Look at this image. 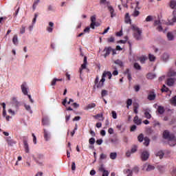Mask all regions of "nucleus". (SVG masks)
I'll return each instance as SVG.
<instances>
[{
    "label": "nucleus",
    "instance_id": "nucleus-57",
    "mask_svg": "<svg viewBox=\"0 0 176 176\" xmlns=\"http://www.w3.org/2000/svg\"><path fill=\"white\" fill-rule=\"evenodd\" d=\"M47 10L48 12H54V8H53V6L49 5L47 6Z\"/></svg>",
    "mask_w": 176,
    "mask_h": 176
},
{
    "label": "nucleus",
    "instance_id": "nucleus-28",
    "mask_svg": "<svg viewBox=\"0 0 176 176\" xmlns=\"http://www.w3.org/2000/svg\"><path fill=\"white\" fill-rule=\"evenodd\" d=\"M141 64H145V60H148V56L143 55L139 58Z\"/></svg>",
    "mask_w": 176,
    "mask_h": 176
},
{
    "label": "nucleus",
    "instance_id": "nucleus-58",
    "mask_svg": "<svg viewBox=\"0 0 176 176\" xmlns=\"http://www.w3.org/2000/svg\"><path fill=\"white\" fill-rule=\"evenodd\" d=\"M111 113H112V118H113V119H118V114L116 113V111H113L111 112Z\"/></svg>",
    "mask_w": 176,
    "mask_h": 176
},
{
    "label": "nucleus",
    "instance_id": "nucleus-24",
    "mask_svg": "<svg viewBox=\"0 0 176 176\" xmlns=\"http://www.w3.org/2000/svg\"><path fill=\"white\" fill-rule=\"evenodd\" d=\"M155 98H156V94H155L154 92H151L148 96V100H149L150 101H153Z\"/></svg>",
    "mask_w": 176,
    "mask_h": 176
},
{
    "label": "nucleus",
    "instance_id": "nucleus-16",
    "mask_svg": "<svg viewBox=\"0 0 176 176\" xmlns=\"http://www.w3.org/2000/svg\"><path fill=\"white\" fill-rule=\"evenodd\" d=\"M176 78H170L167 79L166 85L168 86H174V84L175 83Z\"/></svg>",
    "mask_w": 176,
    "mask_h": 176
},
{
    "label": "nucleus",
    "instance_id": "nucleus-5",
    "mask_svg": "<svg viewBox=\"0 0 176 176\" xmlns=\"http://www.w3.org/2000/svg\"><path fill=\"white\" fill-rule=\"evenodd\" d=\"M163 24H164V22H160V21H155L154 25L156 27V30L157 31L162 32L163 31Z\"/></svg>",
    "mask_w": 176,
    "mask_h": 176
},
{
    "label": "nucleus",
    "instance_id": "nucleus-36",
    "mask_svg": "<svg viewBox=\"0 0 176 176\" xmlns=\"http://www.w3.org/2000/svg\"><path fill=\"white\" fill-rule=\"evenodd\" d=\"M40 2H41V0H35L34 1L33 6H32L33 10H35L36 9V6H38V5H39Z\"/></svg>",
    "mask_w": 176,
    "mask_h": 176
},
{
    "label": "nucleus",
    "instance_id": "nucleus-49",
    "mask_svg": "<svg viewBox=\"0 0 176 176\" xmlns=\"http://www.w3.org/2000/svg\"><path fill=\"white\" fill-rule=\"evenodd\" d=\"M89 142L90 145H94V144H96V139H94V138H91L89 140Z\"/></svg>",
    "mask_w": 176,
    "mask_h": 176
},
{
    "label": "nucleus",
    "instance_id": "nucleus-13",
    "mask_svg": "<svg viewBox=\"0 0 176 176\" xmlns=\"http://www.w3.org/2000/svg\"><path fill=\"white\" fill-rule=\"evenodd\" d=\"M161 59L164 63H167V61H168V60H170V54L167 52L162 54V55L161 56Z\"/></svg>",
    "mask_w": 176,
    "mask_h": 176
},
{
    "label": "nucleus",
    "instance_id": "nucleus-43",
    "mask_svg": "<svg viewBox=\"0 0 176 176\" xmlns=\"http://www.w3.org/2000/svg\"><path fill=\"white\" fill-rule=\"evenodd\" d=\"M93 108H96V104L95 103H90L87 106L86 109H91Z\"/></svg>",
    "mask_w": 176,
    "mask_h": 176
},
{
    "label": "nucleus",
    "instance_id": "nucleus-20",
    "mask_svg": "<svg viewBox=\"0 0 176 176\" xmlns=\"http://www.w3.org/2000/svg\"><path fill=\"white\" fill-rule=\"evenodd\" d=\"M42 122L44 126H49V124H50V120H49V117L47 116L43 117L42 120Z\"/></svg>",
    "mask_w": 176,
    "mask_h": 176
},
{
    "label": "nucleus",
    "instance_id": "nucleus-51",
    "mask_svg": "<svg viewBox=\"0 0 176 176\" xmlns=\"http://www.w3.org/2000/svg\"><path fill=\"white\" fill-rule=\"evenodd\" d=\"M20 34H25V26L22 25L21 29H20Z\"/></svg>",
    "mask_w": 176,
    "mask_h": 176
},
{
    "label": "nucleus",
    "instance_id": "nucleus-11",
    "mask_svg": "<svg viewBox=\"0 0 176 176\" xmlns=\"http://www.w3.org/2000/svg\"><path fill=\"white\" fill-rule=\"evenodd\" d=\"M141 159L144 162L146 161L147 159H149V152L147 151H143L141 155Z\"/></svg>",
    "mask_w": 176,
    "mask_h": 176
},
{
    "label": "nucleus",
    "instance_id": "nucleus-30",
    "mask_svg": "<svg viewBox=\"0 0 176 176\" xmlns=\"http://www.w3.org/2000/svg\"><path fill=\"white\" fill-rule=\"evenodd\" d=\"M1 105L3 107V116H6V104L5 102L1 103Z\"/></svg>",
    "mask_w": 176,
    "mask_h": 176
},
{
    "label": "nucleus",
    "instance_id": "nucleus-44",
    "mask_svg": "<svg viewBox=\"0 0 176 176\" xmlns=\"http://www.w3.org/2000/svg\"><path fill=\"white\" fill-rule=\"evenodd\" d=\"M133 104V100L131 99H128L126 101V107L127 109H129V108H130V106H131Z\"/></svg>",
    "mask_w": 176,
    "mask_h": 176
},
{
    "label": "nucleus",
    "instance_id": "nucleus-31",
    "mask_svg": "<svg viewBox=\"0 0 176 176\" xmlns=\"http://www.w3.org/2000/svg\"><path fill=\"white\" fill-rule=\"evenodd\" d=\"M124 174H127L126 176H133V170L130 169H125L123 171Z\"/></svg>",
    "mask_w": 176,
    "mask_h": 176
},
{
    "label": "nucleus",
    "instance_id": "nucleus-33",
    "mask_svg": "<svg viewBox=\"0 0 176 176\" xmlns=\"http://www.w3.org/2000/svg\"><path fill=\"white\" fill-rule=\"evenodd\" d=\"M148 60H149V61L155 62V61H156V56H155V55H153L152 54H148Z\"/></svg>",
    "mask_w": 176,
    "mask_h": 176
},
{
    "label": "nucleus",
    "instance_id": "nucleus-27",
    "mask_svg": "<svg viewBox=\"0 0 176 176\" xmlns=\"http://www.w3.org/2000/svg\"><path fill=\"white\" fill-rule=\"evenodd\" d=\"M168 76H170L171 78H174L176 76V72L173 69H170L169 70V72H168Z\"/></svg>",
    "mask_w": 176,
    "mask_h": 176
},
{
    "label": "nucleus",
    "instance_id": "nucleus-8",
    "mask_svg": "<svg viewBox=\"0 0 176 176\" xmlns=\"http://www.w3.org/2000/svg\"><path fill=\"white\" fill-rule=\"evenodd\" d=\"M21 89L25 96H28V86L27 83L23 82L21 86Z\"/></svg>",
    "mask_w": 176,
    "mask_h": 176
},
{
    "label": "nucleus",
    "instance_id": "nucleus-46",
    "mask_svg": "<svg viewBox=\"0 0 176 176\" xmlns=\"http://www.w3.org/2000/svg\"><path fill=\"white\" fill-rule=\"evenodd\" d=\"M133 172L135 174H138V173L140 172V168H138V166H135L132 170V173Z\"/></svg>",
    "mask_w": 176,
    "mask_h": 176
},
{
    "label": "nucleus",
    "instance_id": "nucleus-32",
    "mask_svg": "<svg viewBox=\"0 0 176 176\" xmlns=\"http://www.w3.org/2000/svg\"><path fill=\"white\" fill-rule=\"evenodd\" d=\"M24 107L29 113H32V109H31V106L30 104H24Z\"/></svg>",
    "mask_w": 176,
    "mask_h": 176
},
{
    "label": "nucleus",
    "instance_id": "nucleus-54",
    "mask_svg": "<svg viewBox=\"0 0 176 176\" xmlns=\"http://www.w3.org/2000/svg\"><path fill=\"white\" fill-rule=\"evenodd\" d=\"M101 96L102 97H105V96H108V91L105 89L102 90L101 93Z\"/></svg>",
    "mask_w": 176,
    "mask_h": 176
},
{
    "label": "nucleus",
    "instance_id": "nucleus-34",
    "mask_svg": "<svg viewBox=\"0 0 176 176\" xmlns=\"http://www.w3.org/2000/svg\"><path fill=\"white\" fill-rule=\"evenodd\" d=\"M157 112L160 113V115H163L164 113V107L162 106H158Z\"/></svg>",
    "mask_w": 176,
    "mask_h": 176
},
{
    "label": "nucleus",
    "instance_id": "nucleus-1",
    "mask_svg": "<svg viewBox=\"0 0 176 176\" xmlns=\"http://www.w3.org/2000/svg\"><path fill=\"white\" fill-rule=\"evenodd\" d=\"M163 137L165 140H168V144L170 146H175L176 145V138L173 134H170L168 131H164Z\"/></svg>",
    "mask_w": 176,
    "mask_h": 176
},
{
    "label": "nucleus",
    "instance_id": "nucleus-45",
    "mask_svg": "<svg viewBox=\"0 0 176 176\" xmlns=\"http://www.w3.org/2000/svg\"><path fill=\"white\" fill-rule=\"evenodd\" d=\"M170 104H172V105H174L175 107H176V96L173 97L170 99Z\"/></svg>",
    "mask_w": 176,
    "mask_h": 176
},
{
    "label": "nucleus",
    "instance_id": "nucleus-35",
    "mask_svg": "<svg viewBox=\"0 0 176 176\" xmlns=\"http://www.w3.org/2000/svg\"><path fill=\"white\" fill-rule=\"evenodd\" d=\"M104 82H105V81H102V77L100 81L98 82L97 83V85H96V87H97L98 89H101V87H102V86H104Z\"/></svg>",
    "mask_w": 176,
    "mask_h": 176
},
{
    "label": "nucleus",
    "instance_id": "nucleus-19",
    "mask_svg": "<svg viewBox=\"0 0 176 176\" xmlns=\"http://www.w3.org/2000/svg\"><path fill=\"white\" fill-rule=\"evenodd\" d=\"M87 64L86 63H83L81 67L79 69V73H80V79L81 80H83V78H82V72L83 71V69H86V67H87Z\"/></svg>",
    "mask_w": 176,
    "mask_h": 176
},
{
    "label": "nucleus",
    "instance_id": "nucleus-53",
    "mask_svg": "<svg viewBox=\"0 0 176 176\" xmlns=\"http://www.w3.org/2000/svg\"><path fill=\"white\" fill-rule=\"evenodd\" d=\"M107 42L108 43H113V42H115V38L113 37H109L108 39H107Z\"/></svg>",
    "mask_w": 176,
    "mask_h": 176
},
{
    "label": "nucleus",
    "instance_id": "nucleus-2",
    "mask_svg": "<svg viewBox=\"0 0 176 176\" xmlns=\"http://www.w3.org/2000/svg\"><path fill=\"white\" fill-rule=\"evenodd\" d=\"M128 3H131V9H134L133 12L132 13L133 17H138L140 16V2L135 0H130Z\"/></svg>",
    "mask_w": 176,
    "mask_h": 176
},
{
    "label": "nucleus",
    "instance_id": "nucleus-14",
    "mask_svg": "<svg viewBox=\"0 0 176 176\" xmlns=\"http://www.w3.org/2000/svg\"><path fill=\"white\" fill-rule=\"evenodd\" d=\"M108 76L109 79H111L112 78V74L111 73V72H104L102 74V82H105V77Z\"/></svg>",
    "mask_w": 176,
    "mask_h": 176
},
{
    "label": "nucleus",
    "instance_id": "nucleus-56",
    "mask_svg": "<svg viewBox=\"0 0 176 176\" xmlns=\"http://www.w3.org/2000/svg\"><path fill=\"white\" fill-rule=\"evenodd\" d=\"M96 119H98V118H100V120H104V118L102 117V113H99L95 116Z\"/></svg>",
    "mask_w": 176,
    "mask_h": 176
},
{
    "label": "nucleus",
    "instance_id": "nucleus-7",
    "mask_svg": "<svg viewBox=\"0 0 176 176\" xmlns=\"http://www.w3.org/2000/svg\"><path fill=\"white\" fill-rule=\"evenodd\" d=\"M143 171H153V170H155V166L151 165L149 164H144L143 165L142 168Z\"/></svg>",
    "mask_w": 176,
    "mask_h": 176
},
{
    "label": "nucleus",
    "instance_id": "nucleus-41",
    "mask_svg": "<svg viewBox=\"0 0 176 176\" xmlns=\"http://www.w3.org/2000/svg\"><path fill=\"white\" fill-rule=\"evenodd\" d=\"M140 107V105L138 104H135L133 106V111L135 113H138V108Z\"/></svg>",
    "mask_w": 176,
    "mask_h": 176
},
{
    "label": "nucleus",
    "instance_id": "nucleus-22",
    "mask_svg": "<svg viewBox=\"0 0 176 176\" xmlns=\"http://www.w3.org/2000/svg\"><path fill=\"white\" fill-rule=\"evenodd\" d=\"M12 100V102L10 103L12 107L14 105V107L17 108V107L19 106V101H17V98L13 97Z\"/></svg>",
    "mask_w": 176,
    "mask_h": 176
},
{
    "label": "nucleus",
    "instance_id": "nucleus-3",
    "mask_svg": "<svg viewBox=\"0 0 176 176\" xmlns=\"http://www.w3.org/2000/svg\"><path fill=\"white\" fill-rule=\"evenodd\" d=\"M132 30L135 39L136 41H141L142 39V30L135 25H132Z\"/></svg>",
    "mask_w": 176,
    "mask_h": 176
},
{
    "label": "nucleus",
    "instance_id": "nucleus-10",
    "mask_svg": "<svg viewBox=\"0 0 176 176\" xmlns=\"http://www.w3.org/2000/svg\"><path fill=\"white\" fill-rule=\"evenodd\" d=\"M44 131V140L45 141H50V139L52 138V135L50 134V132H49L46 129H43Z\"/></svg>",
    "mask_w": 176,
    "mask_h": 176
},
{
    "label": "nucleus",
    "instance_id": "nucleus-18",
    "mask_svg": "<svg viewBox=\"0 0 176 176\" xmlns=\"http://www.w3.org/2000/svg\"><path fill=\"white\" fill-rule=\"evenodd\" d=\"M108 10L110 12L111 19H113V17L116 16V13H115V10L111 6H108Z\"/></svg>",
    "mask_w": 176,
    "mask_h": 176
},
{
    "label": "nucleus",
    "instance_id": "nucleus-60",
    "mask_svg": "<svg viewBox=\"0 0 176 176\" xmlns=\"http://www.w3.org/2000/svg\"><path fill=\"white\" fill-rule=\"evenodd\" d=\"M134 68H135V69H141V65H140V64L135 63L134 64Z\"/></svg>",
    "mask_w": 176,
    "mask_h": 176
},
{
    "label": "nucleus",
    "instance_id": "nucleus-4",
    "mask_svg": "<svg viewBox=\"0 0 176 176\" xmlns=\"http://www.w3.org/2000/svg\"><path fill=\"white\" fill-rule=\"evenodd\" d=\"M23 148L26 153H30V146L28 145V138H23Z\"/></svg>",
    "mask_w": 176,
    "mask_h": 176
},
{
    "label": "nucleus",
    "instance_id": "nucleus-37",
    "mask_svg": "<svg viewBox=\"0 0 176 176\" xmlns=\"http://www.w3.org/2000/svg\"><path fill=\"white\" fill-rule=\"evenodd\" d=\"M155 78H156V74H153V73H148L147 74V78L152 80V79H155Z\"/></svg>",
    "mask_w": 176,
    "mask_h": 176
},
{
    "label": "nucleus",
    "instance_id": "nucleus-55",
    "mask_svg": "<svg viewBox=\"0 0 176 176\" xmlns=\"http://www.w3.org/2000/svg\"><path fill=\"white\" fill-rule=\"evenodd\" d=\"M8 113H10V115H12V116H14L16 115V112L14 111V110L12 109H8Z\"/></svg>",
    "mask_w": 176,
    "mask_h": 176
},
{
    "label": "nucleus",
    "instance_id": "nucleus-21",
    "mask_svg": "<svg viewBox=\"0 0 176 176\" xmlns=\"http://www.w3.org/2000/svg\"><path fill=\"white\" fill-rule=\"evenodd\" d=\"M166 36L169 41H174V39H175V36H174V34L171 32H168Z\"/></svg>",
    "mask_w": 176,
    "mask_h": 176
},
{
    "label": "nucleus",
    "instance_id": "nucleus-17",
    "mask_svg": "<svg viewBox=\"0 0 176 176\" xmlns=\"http://www.w3.org/2000/svg\"><path fill=\"white\" fill-rule=\"evenodd\" d=\"M112 50V47H105L104 49V52H105L104 54V58H107L109 54H111V51Z\"/></svg>",
    "mask_w": 176,
    "mask_h": 176
},
{
    "label": "nucleus",
    "instance_id": "nucleus-26",
    "mask_svg": "<svg viewBox=\"0 0 176 176\" xmlns=\"http://www.w3.org/2000/svg\"><path fill=\"white\" fill-rule=\"evenodd\" d=\"M133 122L135 124H137L138 126H139V124H141V123H142V121L141 120V119H140L138 118V116H135L134 119H133Z\"/></svg>",
    "mask_w": 176,
    "mask_h": 176
},
{
    "label": "nucleus",
    "instance_id": "nucleus-38",
    "mask_svg": "<svg viewBox=\"0 0 176 176\" xmlns=\"http://www.w3.org/2000/svg\"><path fill=\"white\" fill-rule=\"evenodd\" d=\"M116 157H118V153H116V152L110 153V159H111V160H115Z\"/></svg>",
    "mask_w": 176,
    "mask_h": 176
},
{
    "label": "nucleus",
    "instance_id": "nucleus-52",
    "mask_svg": "<svg viewBox=\"0 0 176 176\" xmlns=\"http://www.w3.org/2000/svg\"><path fill=\"white\" fill-rule=\"evenodd\" d=\"M138 141L139 142H142L144 141V135L140 134L138 137Z\"/></svg>",
    "mask_w": 176,
    "mask_h": 176
},
{
    "label": "nucleus",
    "instance_id": "nucleus-9",
    "mask_svg": "<svg viewBox=\"0 0 176 176\" xmlns=\"http://www.w3.org/2000/svg\"><path fill=\"white\" fill-rule=\"evenodd\" d=\"M96 15H93L92 16H91V24H90V27L92 28V30H94L95 26L96 27H98V24H97V23L96 22Z\"/></svg>",
    "mask_w": 176,
    "mask_h": 176
},
{
    "label": "nucleus",
    "instance_id": "nucleus-59",
    "mask_svg": "<svg viewBox=\"0 0 176 176\" xmlns=\"http://www.w3.org/2000/svg\"><path fill=\"white\" fill-rule=\"evenodd\" d=\"M170 174L172 176H176V168H173L170 171Z\"/></svg>",
    "mask_w": 176,
    "mask_h": 176
},
{
    "label": "nucleus",
    "instance_id": "nucleus-39",
    "mask_svg": "<svg viewBox=\"0 0 176 176\" xmlns=\"http://www.w3.org/2000/svg\"><path fill=\"white\" fill-rule=\"evenodd\" d=\"M111 142L112 144H114L115 145L119 144V139H118L117 138H112L111 139Z\"/></svg>",
    "mask_w": 176,
    "mask_h": 176
},
{
    "label": "nucleus",
    "instance_id": "nucleus-63",
    "mask_svg": "<svg viewBox=\"0 0 176 176\" xmlns=\"http://www.w3.org/2000/svg\"><path fill=\"white\" fill-rule=\"evenodd\" d=\"M157 168L158 170H160V171H164V166H162V165H158L157 166Z\"/></svg>",
    "mask_w": 176,
    "mask_h": 176
},
{
    "label": "nucleus",
    "instance_id": "nucleus-15",
    "mask_svg": "<svg viewBox=\"0 0 176 176\" xmlns=\"http://www.w3.org/2000/svg\"><path fill=\"white\" fill-rule=\"evenodd\" d=\"M144 112L146 119H151V118H152V115H151V110L149 109V108L144 109Z\"/></svg>",
    "mask_w": 176,
    "mask_h": 176
},
{
    "label": "nucleus",
    "instance_id": "nucleus-29",
    "mask_svg": "<svg viewBox=\"0 0 176 176\" xmlns=\"http://www.w3.org/2000/svg\"><path fill=\"white\" fill-rule=\"evenodd\" d=\"M155 156H157L158 157H160V159H163V157L164 156V153L163 152V151H157L155 153Z\"/></svg>",
    "mask_w": 176,
    "mask_h": 176
},
{
    "label": "nucleus",
    "instance_id": "nucleus-47",
    "mask_svg": "<svg viewBox=\"0 0 176 176\" xmlns=\"http://www.w3.org/2000/svg\"><path fill=\"white\" fill-rule=\"evenodd\" d=\"M107 155L104 154V153H101L100 155V160H105V159H107Z\"/></svg>",
    "mask_w": 176,
    "mask_h": 176
},
{
    "label": "nucleus",
    "instance_id": "nucleus-40",
    "mask_svg": "<svg viewBox=\"0 0 176 176\" xmlns=\"http://www.w3.org/2000/svg\"><path fill=\"white\" fill-rule=\"evenodd\" d=\"M144 145H145V146H148L150 142L149 138H144Z\"/></svg>",
    "mask_w": 176,
    "mask_h": 176
},
{
    "label": "nucleus",
    "instance_id": "nucleus-61",
    "mask_svg": "<svg viewBox=\"0 0 176 176\" xmlns=\"http://www.w3.org/2000/svg\"><path fill=\"white\" fill-rule=\"evenodd\" d=\"M116 36H122L123 35V30H120V32H117L116 33Z\"/></svg>",
    "mask_w": 176,
    "mask_h": 176
},
{
    "label": "nucleus",
    "instance_id": "nucleus-50",
    "mask_svg": "<svg viewBox=\"0 0 176 176\" xmlns=\"http://www.w3.org/2000/svg\"><path fill=\"white\" fill-rule=\"evenodd\" d=\"M115 64H117V65H120V67H123V62L120 60H117L115 61Z\"/></svg>",
    "mask_w": 176,
    "mask_h": 176
},
{
    "label": "nucleus",
    "instance_id": "nucleus-25",
    "mask_svg": "<svg viewBox=\"0 0 176 176\" xmlns=\"http://www.w3.org/2000/svg\"><path fill=\"white\" fill-rule=\"evenodd\" d=\"M12 43L15 46H17V45H19V37L17 36V34L14 35V36L12 38Z\"/></svg>",
    "mask_w": 176,
    "mask_h": 176
},
{
    "label": "nucleus",
    "instance_id": "nucleus-23",
    "mask_svg": "<svg viewBox=\"0 0 176 176\" xmlns=\"http://www.w3.org/2000/svg\"><path fill=\"white\" fill-rule=\"evenodd\" d=\"M53 27H54V23L53 22H50L49 26L47 27V32H53Z\"/></svg>",
    "mask_w": 176,
    "mask_h": 176
},
{
    "label": "nucleus",
    "instance_id": "nucleus-6",
    "mask_svg": "<svg viewBox=\"0 0 176 176\" xmlns=\"http://www.w3.org/2000/svg\"><path fill=\"white\" fill-rule=\"evenodd\" d=\"M98 171L100 173H102V176H108L109 175V172L105 169V166L104 164H101L98 168Z\"/></svg>",
    "mask_w": 176,
    "mask_h": 176
},
{
    "label": "nucleus",
    "instance_id": "nucleus-48",
    "mask_svg": "<svg viewBox=\"0 0 176 176\" xmlns=\"http://www.w3.org/2000/svg\"><path fill=\"white\" fill-rule=\"evenodd\" d=\"M129 39V37L127 36H125L124 37V40H121V41H118V43H122V44H124L127 42V40Z\"/></svg>",
    "mask_w": 176,
    "mask_h": 176
},
{
    "label": "nucleus",
    "instance_id": "nucleus-42",
    "mask_svg": "<svg viewBox=\"0 0 176 176\" xmlns=\"http://www.w3.org/2000/svg\"><path fill=\"white\" fill-rule=\"evenodd\" d=\"M175 6H176V1L174 0L170 1V8H171V9H174V8H175Z\"/></svg>",
    "mask_w": 176,
    "mask_h": 176
},
{
    "label": "nucleus",
    "instance_id": "nucleus-62",
    "mask_svg": "<svg viewBox=\"0 0 176 176\" xmlns=\"http://www.w3.org/2000/svg\"><path fill=\"white\" fill-rule=\"evenodd\" d=\"M137 149H138L137 146H135L134 147H133L131 150V153H135V152H137Z\"/></svg>",
    "mask_w": 176,
    "mask_h": 176
},
{
    "label": "nucleus",
    "instance_id": "nucleus-12",
    "mask_svg": "<svg viewBox=\"0 0 176 176\" xmlns=\"http://www.w3.org/2000/svg\"><path fill=\"white\" fill-rule=\"evenodd\" d=\"M174 23H176V8L173 11V18L172 19V21L166 22L165 24H166V25H173Z\"/></svg>",
    "mask_w": 176,
    "mask_h": 176
},
{
    "label": "nucleus",
    "instance_id": "nucleus-64",
    "mask_svg": "<svg viewBox=\"0 0 176 176\" xmlns=\"http://www.w3.org/2000/svg\"><path fill=\"white\" fill-rule=\"evenodd\" d=\"M162 90V91L163 92V91H168V88H167L166 87V85H163V87H162V89H161Z\"/></svg>",
    "mask_w": 176,
    "mask_h": 176
}]
</instances>
